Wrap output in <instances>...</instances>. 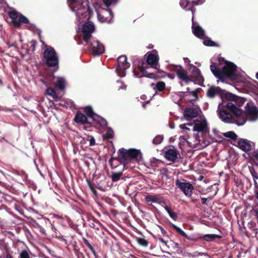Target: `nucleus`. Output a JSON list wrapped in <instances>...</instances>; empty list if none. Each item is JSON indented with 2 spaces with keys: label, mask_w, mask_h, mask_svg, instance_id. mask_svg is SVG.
<instances>
[{
  "label": "nucleus",
  "mask_w": 258,
  "mask_h": 258,
  "mask_svg": "<svg viewBox=\"0 0 258 258\" xmlns=\"http://www.w3.org/2000/svg\"><path fill=\"white\" fill-rule=\"evenodd\" d=\"M159 57L157 51L153 50L148 52L142 59L139 69L143 76L150 79H157L165 76V73L157 68Z\"/></svg>",
  "instance_id": "obj_1"
},
{
  "label": "nucleus",
  "mask_w": 258,
  "mask_h": 258,
  "mask_svg": "<svg viewBox=\"0 0 258 258\" xmlns=\"http://www.w3.org/2000/svg\"><path fill=\"white\" fill-rule=\"evenodd\" d=\"M237 67L233 63L226 61L225 65L222 70L217 68L216 64L212 62L210 66V69L214 75L218 79L224 81L226 79L231 80H236L238 76L236 74Z\"/></svg>",
  "instance_id": "obj_2"
},
{
  "label": "nucleus",
  "mask_w": 258,
  "mask_h": 258,
  "mask_svg": "<svg viewBox=\"0 0 258 258\" xmlns=\"http://www.w3.org/2000/svg\"><path fill=\"white\" fill-rule=\"evenodd\" d=\"M141 154V153L139 150L136 149H126L122 148L117 151V160L120 164L123 165L124 167H125L131 160L137 159Z\"/></svg>",
  "instance_id": "obj_3"
},
{
  "label": "nucleus",
  "mask_w": 258,
  "mask_h": 258,
  "mask_svg": "<svg viewBox=\"0 0 258 258\" xmlns=\"http://www.w3.org/2000/svg\"><path fill=\"white\" fill-rule=\"evenodd\" d=\"M43 58L46 66L49 68H58V57L54 48L50 46H47L43 52Z\"/></svg>",
  "instance_id": "obj_4"
},
{
  "label": "nucleus",
  "mask_w": 258,
  "mask_h": 258,
  "mask_svg": "<svg viewBox=\"0 0 258 258\" xmlns=\"http://www.w3.org/2000/svg\"><path fill=\"white\" fill-rule=\"evenodd\" d=\"M84 111L87 117L92 119L93 124L96 127H104L107 124V121L102 117L96 114L90 106H86L84 108Z\"/></svg>",
  "instance_id": "obj_5"
},
{
  "label": "nucleus",
  "mask_w": 258,
  "mask_h": 258,
  "mask_svg": "<svg viewBox=\"0 0 258 258\" xmlns=\"http://www.w3.org/2000/svg\"><path fill=\"white\" fill-rule=\"evenodd\" d=\"M189 69L192 70L189 77L190 81L201 85L204 82V79L200 69L192 64H189Z\"/></svg>",
  "instance_id": "obj_6"
},
{
  "label": "nucleus",
  "mask_w": 258,
  "mask_h": 258,
  "mask_svg": "<svg viewBox=\"0 0 258 258\" xmlns=\"http://www.w3.org/2000/svg\"><path fill=\"white\" fill-rule=\"evenodd\" d=\"M219 117L222 121L226 123L236 122L237 124H243L245 123V120L243 119V122L239 123L237 122V118H236L230 112L225 109L221 110L219 112Z\"/></svg>",
  "instance_id": "obj_7"
},
{
  "label": "nucleus",
  "mask_w": 258,
  "mask_h": 258,
  "mask_svg": "<svg viewBox=\"0 0 258 258\" xmlns=\"http://www.w3.org/2000/svg\"><path fill=\"white\" fill-rule=\"evenodd\" d=\"M94 26L90 22L86 23L83 25L82 33L83 34V40L88 43L90 40L92 33L94 31Z\"/></svg>",
  "instance_id": "obj_8"
},
{
  "label": "nucleus",
  "mask_w": 258,
  "mask_h": 258,
  "mask_svg": "<svg viewBox=\"0 0 258 258\" xmlns=\"http://www.w3.org/2000/svg\"><path fill=\"white\" fill-rule=\"evenodd\" d=\"M204 2L203 0H192L191 2H190L189 0H180L179 4L182 8L191 11L194 15L196 11V9L194 7L199 4H203Z\"/></svg>",
  "instance_id": "obj_9"
},
{
  "label": "nucleus",
  "mask_w": 258,
  "mask_h": 258,
  "mask_svg": "<svg viewBox=\"0 0 258 258\" xmlns=\"http://www.w3.org/2000/svg\"><path fill=\"white\" fill-rule=\"evenodd\" d=\"M175 185L187 197H190L194 189L193 185L189 182H181L177 180Z\"/></svg>",
  "instance_id": "obj_10"
},
{
  "label": "nucleus",
  "mask_w": 258,
  "mask_h": 258,
  "mask_svg": "<svg viewBox=\"0 0 258 258\" xmlns=\"http://www.w3.org/2000/svg\"><path fill=\"white\" fill-rule=\"evenodd\" d=\"M245 113L250 120H255L258 118V110L256 106L247 104L245 106Z\"/></svg>",
  "instance_id": "obj_11"
},
{
  "label": "nucleus",
  "mask_w": 258,
  "mask_h": 258,
  "mask_svg": "<svg viewBox=\"0 0 258 258\" xmlns=\"http://www.w3.org/2000/svg\"><path fill=\"white\" fill-rule=\"evenodd\" d=\"M91 47L93 53L95 55H101L105 51L104 45L98 40L93 41L91 43Z\"/></svg>",
  "instance_id": "obj_12"
},
{
  "label": "nucleus",
  "mask_w": 258,
  "mask_h": 258,
  "mask_svg": "<svg viewBox=\"0 0 258 258\" xmlns=\"http://www.w3.org/2000/svg\"><path fill=\"white\" fill-rule=\"evenodd\" d=\"M227 110L230 112L237 119L241 118L242 111L237 108L233 103L228 102L226 105Z\"/></svg>",
  "instance_id": "obj_13"
},
{
  "label": "nucleus",
  "mask_w": 258,
  "mask_h": 258,
  "mask_svg": "<svg viewBox=\"0 0 258 258\" xmlns=\"http://www.w3.org/2000/svg\"><path fill=\"white\" fill-rule=\"evenodd\" d=\"M117 66L116 70L120 71H125L130 66V64L127 61V57L125 55H121L117 58Z\"/></svg>",
  "instance_id": "obj_14"
},
{
  "label": "nucleus",
  "mask_w": 258,
  "mask_h": 258,
  "mask_svg": "<svg viewBox=\"0 0 258 258\" xmlns=\"http://www.w3.org/2000/svg\"><path fill=\"white\" fill-rule=\"evenodd\" d=\"M194 131L206 133L208 132L207 123L206 121L197 120L194 126Z\"/></svg>",
  "instance_id": "obj_15"
},
{
  "label": "nucleus",
  "mask_w": 258,
  "mask_h": 258,
  "mask_svg": "<svg viewBox=\"0 0 258 258\" xmlns=\"http://www.w3.org/2000/svg\"><path fill=\"white\" fill-rule=\"evenodd\" d=\"M175 73L177 75V76L180 80L184 81L186 83L190 82L189 76L187 75L186 71L184 70L181 67H180V69H176L175 70Z\"/></svg>",
  "instance_id": "obj_16"
},
{
  "label": "nucleus",
  "mask_w": 258,
  "mask_h": 258,
  "mask_svg": "<svg viewBox=\"0 0 258 258\" xmlns=\"http://www.w3.org/2000/svg\"><path fill=\"white\" fill-rule=\"evenodd\" d=\"M112 17L113 13L110 10L98 14V18L101 22L110 23Z\"/></svg>",
  "instance_id": "obj_17"
},
{
  "label": "nucleus",
  "mask_w": 258,
  "mask_h": 258,
  "mask_svg": "<svg viewBox=\"0 0 258 258\" xmlns=\"http://www.w3.org/2000/svg\"><path fill=\"white\" fill-rule=\"evenodd\" d=\"M198 115V111L194 107L186 108L184 111V116L187 120L195 118Z\"/></svg>",
  "instance_id": "obj_18"
},
{
  "label": "nucleus",
  "mask_w": 258,
  "mask_h": 258,
  "mask_svg": "<svg viewBox=\"0 0 258 258\" xmlns=\"http://www.w3.org/2000/svg\"><path fill=\"white\" fill-rule=\"evenodd\" d=\"M74 121L81 124L89 123L90 121L88 120L87 116L80 111H78L74 118Z\"/></svg>",
  "instance_id": "obj_19"
},
{
  "label": "nucleus",
  "mask_w": 258,
  "mask_h": 258,
  "mask_svg": "<svg viewBox=\"0 0 258 258\" xmlns=\"http://www.w3.org/2000/svg\"><path fill=\"white\" fill-rule=\"evenodd\" d=\"M75 235H68V236H61L59 237V239L62 241L64 242L66 244H72L73 248L74 247H78L77 243L74 240Z\"/></svg>",
  "instance_id": "obj_20"
},
{
  "label": "nucleus",
  "mask_w": 258,
  "mask_h": 258,
  "mask_svg": "<svg viewBox=\"0 0 258 258\" xmlns=\"http://www.w3.org/2000/svg\"><path fill=\"white\" fill-rule=\"evenodd\" d=\"M194 16L192 20H193ZM192 29L194 34L200 38H203L205 36V31L203 29L199 26H196L195 23L192 21Z\"/></svg>",
  "instance_id": "obj_21"
},
{
  "label": "nucleus",
  "mask_w": 258,
  "mask_h": 258,
  "mask_svg": "<svg viewBox=\"0 0 258 258\" xmlns=\"http://www.w3.org/2000/svg\"><path fill=\"white\" fill-rule=\"evenodd\" d=\"M238 145L240 149L245 152L249 151L251 148L249 142L246 139H240L238 142Z\"/></svg>",
  "instance_id": "obj_22"
},
{
  "label": "nucleus",
  "mask_w": 258,
  "mask_h": 258,
  "mask_svg": "<svg viewBox=\"0 0 258 258\" xmlns=\"http://www.w3.org/2000/svg\"><path fill=\"white\" fill-rule=\"evenodd\" d=\"M221 89L218 87L212 86L207 91V95L209 98H212L216 95H220Z\"/></svg>",
  "instance_id": "obj_23"
},
{
  "label": "nucleus",
  "mask_w": 258,
  "mask_h": 258,
  "mask_svg": "<svg viewBox=\"0 0 258 258\" xmlns=\"http://www.w3.org/2000/svg\"><path fill=\"white\" fill-rule=\"evenodd\" d=\"M178 152L176 150L169 149L165 152V158L170 161H175L177 157Z\"/></svg>",
  "instance_id": "obj_24"
},
{
  "label": "nucleus",
  "mask_w": 258,
  "mask_h": 258,
  "mask_svg": "<svg viewBox=\"0 0 258 258\" xmlns=\"http://www.w3.org/2000/svg\"><path fill=\"white\" fill-rule=\"evenodd\" d=\"M22 23L29 24V21L27 18L20 13L17 21L14 22V26L16 28H19L21 27Z\"/></svg>",
  "instance_id": "obj_25"
},
{
  "label": "nucleus",
  "mask_w": 258,
  "mask_h": 258,
  "mask_svg": "<svg viewBox=\"0 0 258 258\" xmlns=\"http://www.w3.org/2000/svg\"><path fill=\"white\" fill-rule=\"evenodd\" d=\"M55 87L58 90H63L66 86V81L64 78L58 77L54 84Z\"/></svg>",
  "instance_id": "obj_26"
},
{
  "label": "nucleus",
  "mask_w": 258,
  "mask_h": 258,
  "mask_svg": "<svg viewBox=\"0 0 258 258\" xmlns=\"http://www.w3.org/2000/svg\"><path fill=\"white\" fill-rule=\"evenodd\" d=\"M151 86L159 92L163 91L165 89V83L162 81L158 82L157 84L153 83Z\"/></svg>",
  "instance_id": "obj_27"
},
{
  "label": "nucleus",
  "mask_w": 258,
  "mask_h": 258,
  "mask_svg": "<svg viewBox=\"0 0 258 258\" xmlns=\"http://www.w3.org/2000/svg\"><path fill=\"white\" fill-rule=\"evenodd\" d=\"M221 237L217 234H206L203 237H200V239L210 242L214 240L216 238H220Z\"/></svg>",
  "instance_id": "obj_28"
},
{
  "label": "nucleus",
  "mask_w": 258,
  "mask_h": 258,
  "mask_svg": "<svg viewBox=\"0 0 258 258\" xmlns=\"http://www.w3.org/2000/svg\"><path fill=\"white\" fill-rule=\"evenodd\" d=\"M19 13L16 11H11L8 12V15L9 17L12 20V23L14 25L15 21H17V19L19 18L20 15Z\"/></svg>",
  "instance_id": "obj_29"
},
{
  "label": "nucleus",
  "mask_w": 258,
  "mask_h": 258,
  "mask_svg": "<svg viewBox=\"0 0 258 258\" xmlns=\"http://www.w3.org/2000/svg\"><path fill=\"white\" fill-rule=\"evenodd\" d=\"M165 209L167 211L171 218H172L174 221H177L178 219V216L177 213L172 211L171 209L167 206H166L165 207Z\"/></svg>",
  "instance_id": "obj_30"
},
{
  "label": "nucleus",
  "mask_w": 258,
  "mask_h": 258,
  "mask_svg": "<svg viewBox=\"0 0 258 258\" xmlns=\"http://www.w3.org/2000/svg\"><path fill=\"white\" fill-rule=\"evenodd\" d=\"M114 137V132L112 129L110 127H107L106 133L103 135V138L104 139H111Z\"/></svg>",
  "instance_id": "obj_31"
},
{
  "label": "nucleus",
  "mask_w": 258,
  "mask_h": 258,
  "mask_svg": "<svg viewBox=\"0 0 258 258\" xmlns=\"http://www.w3.org/2000/svg\"><path fill=\"white\" fill-rule=\"evenodd\" d=\"M224 137L228 138H230L234 141H235L237 139V135L232 131L227 132L226 133H223Z\"/></svg>",
  "instance_id": "obj_32"
},
{
  "label": "nucleus",
  "mask_w": 258,
  "mask_h": 258,
  "mask_svg": "<svg viewBox=\"0 0 258 258\" xmlns=\"http://www.w3.org/2000/svg\"><path fill=\"white\" fill-rule=\"evenodd\" d=\"M193 138L195 139V143L194 144H192L189 141H187V142L190 147L194 148L196 145L200 144V137L198 134H194Z\"/></svg>",
  "instance_id": "obj_33"
},
{
  "label": "nucleus",
  "mask_w": 258,
  "mask_h": 258,
  "mask_svg": "<svg viewBox=\"0 0 258 258\" xmlns=\"http://www.w3.org/2000/svg\"><path fill=\"white\" fill-rule=\"evenodd\" d=\"M170 226L179 234H180L181 236L184 237H185V238H188V236L187 235H186V234L180 228L178 227L177 226H176L175 224H173V223H171L170 224Z\"/></svg>",
  "instance_id": "obj_34"
},
{
  "label": "nucleus",
  "mask_w": 258,
  "mask_h": 258,
  "mask_svg": "<svg viewBox=\"0 0 258 258\" xmlns=\"http://www.w3.org/2000/svg\"><path fill=\"white\" fill-rule=\"evenodd\" d=\"M89 225L91 228L97 230H99L101 227L100 222L94 218H93L92 222H90Z\"/></svg>",
  "instance_id": "obj_35"
},
{
  "label": "nucleus",
  "mask_w": 258,
  "mask_h": 258,
  "mask_svg": "<svg viewBox=\"0 0 258 258\" xmlns=\"http://www.w3.org/2000/svg\"><path fill=\"white\" fill-rule=\"evenodd\" d=\"M83 240L85 244L88 247V248L90 249V250L91 251V252L93 254V255L96 256V252L95 251V249L92 246L91 244L89 242V241L86 239L85 238H83Z\"/></svg>",
  "instance_id": "obj_36"
},
{
  "label": "nucleus",
  "mask_w": 258,
  "mask_h": 258,
  "mask_svg": "<svg viewBox=\"0 0 258 258\" xmlns=\"http://www.w3.org/2000/svg\"><path fill=\"white\" fill-rule=\"evenodd\" d=\"M122 176V173L121 172H113L111 178L113 182H116L119 180Z\"/></svg>",
  "instance_id": "obj_37"
},
{
  "label": "nucleus",
  "mask_w": 258,
  "mask_h": 258,
  "mask_svg": "<svg viewBox=\"0 0 258 258\" xmlns=\"http://www.w3.org/2000/svg\"><path fill=\"white\" fill-rule=\"evenodd\" d=\"M46 94L53 97L54 99L57 98V95L54 89L51 87H48L46 90Z\"/></svg>",
  "instance_id": "obj_38"
},
{
  "label": "nucleus",
  "mask_w": 258,
  "mask_h": 258,
  "mask_svg": "<svg viewBox=\"0 0 258 258\" xmlns=\"http://www.w3.org/2000/svg\"><path fill=\"white\" fill-rule=\"evenodd\" d=\"M145 201L147 202H155V203H158L159 202V199L158 198H157L155 196H152L149 195L145 197Z\"/></svg>",
  "instance_id": "obj_39"
},
{
  "label": "nucleus",
  "mask_w": 258,
  "mask_h": 258,
  "mask_svg": "<svg viewBox=\"0 0 258 258\" xmlns=\"http://www.w3.org/2000/svg\"><path fill=\"white\" fill-rule=\"evenodd\" d=\"M137 241L141 245L146 247L148 245V242L144 238H137Z\"/></svg>",
  "instance_id": "obj_40"
},
{
  "label": "nucleus",
  "mask_w": 258,
  "mask_h": 258,
  "mask_svg": "<svg viewBox=\"0 0 258 258\" xmlns=\"http://www.w3.org/2000/svg\"><path fill=\"white\" fill-rule=\"evenodd\" d=\"M163 140V137L161 136L158 135L153 140V143L155 145L160 144Z\"/></svg>",
  "instance_id": "obj_41"
},
{
  "label": "nucleus",
  "mask_w": 258,
  "mask_h": 258,
  "mask_svg": "<svg viewBox=\"0 0 258 258\" xmlns=\"http://www.w3.org/2000/svg\"><path fill=\"white\" fill-rule=\"evenodd\" d=\"M203 43L205 45L208 46H215V43L212 40L210 39L209 38L205 39Z\"/></svg>",
  "instance_id": "obj_42"
},
{
  "label": "nucleus",
  "mask_w": 258,
  "mask_h": 258,
  "mask_svg": "<svg viewBox=\"0 0 258 258\" xmlns=\"http://www.w3.org/2000/svg\"><path fill=\"white\" fill-rule=\"evenodd\" d=\"M226 97L228 100L230 101H236L238 98V97L236 95L231 93H227Z\"/></svg>",
  "instance_id": "obj_43"
},
{
  "label": "nucleus",
  "mask_w": 258,
  "mask_h": 258,
  "mask_svg": "<svg viewBox=\"0 0 258 258\" xmlns=\"http://www.w3.org/2000/svg\"><path fill=\"white\" fill-rule=\"evenodd\" d=\"M83 128L87 131H91V127L92 126H95L94 124L93 123V121H90L89 123H86V124H83Z\"/></svg>",
  "instance_id": "obj_44"
},
{
  "label": "nucleus",
  "mask_w": 258,
  "mask_h": 258,
  "mask_svg": "<svg viewBox=\"0 0 258 258\" xmlns=\"http://www.w3.org/2000/svg\"><path fill=\"white\" fill-rule=\"evenodd\" d=\"M19 258H30V257L28 251L24 250L20 253Z\"/></svg>",
  "instance_id": "obj_45"
},
{
  "label": "nucleus",
  "mask_w": 258,
  "mask_h": 258,
  "mask_svg": "<svg viewBox=\"0 0 258 258\" xmlns=\"http://www.w3.org/2000/svg\"><path fill=\"white\" fill-rule=\"evenodd\" d=\"M117 1V0H103V3L106 7H108L111 4H116Z\"/></svg>",
  "instance_id": "obj_46"
},
{
  "label": "nucleus",
  "mask_w": 258,
  "mask_h": 258,
  "mask_svg": "<svg viewBox=\"0 0 258 258\" xmlns=\"http://www.w3.org/2000/svg\"><path fill=\"white\" fill-rule=\"evenodd\" d=\"M154 238L158 239L163 244L167 245V242L165 240L160 234L154 236Z\"/></svg>",
  "instance_id": "obj_47"
},
{
  "label": "nucleus",
  "mask_w": 258,
  "mask_h": 258,
  "mask_svg": "<svg viewBox=\"0 0 258 258\" xmlns=\"http://www.w3.org/2000/svg\"><path fill=\"white\" fill-rule=\"evenodd\" d=\"M87 140L89 141V146H93L95 145V140L93 137H88Z\"/></svg>",
  "instance_id": "obj_48"
},
{
  "label": "nucleus",
  "mask_w": 258,
  "mask_h": 258,
  "mask_svg": "<svg viewBox=\"0 0 258 258\" xmlns=\"http://www.w3.org/2000/svg\"><path fill=\"white\" fill-rule=\"evenodd\" d=\"M250 173L253 177V179H258V173L253 169H250Z\"/></svg>",
  "instance_id": "obj_49"
},
{
  "label": "nucleus",
  "mask_w": 258,
  "mask_h": 258,
  "mask_svg": "<svg viewBox=\"0 0 258 258\" xmlns=\"http://www.w3.org/2000/svg\"><path fill=\"white\" fill-rule=\"evenodd\" d=\"M30 43L31 44V47L32 48V52H34L35 50L37 42L34 40H32L30 42Z\"/></svg>",
  "instance_id": "obj_50"
},
{
  "label": "nucleus",
  "mask_w": 258,
  "mask_h": 258,
  "mask_svg": "<svg viewBox=\"0 0 258 258\" xmlns=\"http://www.w3.org/2000/svg\"><path fill=\"white\" fill-rule=\"evenodd\" d=\"M158 227L160 229L161 233L164 236L168 237V234H167V232H166V231L165 230H164V229L161 226L158 225Z\"/></svg>",
  "instance_id": "obj_51"
},
{
  "label": "nucleus",
  "mask_w": 258,
  "mask_h": 258,
  "mask_svg": "<svg viewBox=\"0 0 258 258\" xmlns=\"http://www.w3.org/2000/svg\"><path fill=\"white\" fill-rule=\"evenodd\" d=\"M172 246L176 251H178L180 249L179 244L176 242H172Z\"/></svg>",
  "instance_id": "obj_52"
},
{
  "label": "nucleus",
  "mask_w": 258,
  "mask_h": 258,
  "mask_svg": "<svg viewBox=\"0 0 258 258\" xmlns=\"http://www.w3.org/2000/svg\"><path fill=\"white\" fill-rule=\"evenodd\" d=\"M78 258H84V255L83 253L80 250L75 254Z\"/></svg>",
  "instance_id": "obj_53"
},
{
  "label": "nucleus",
  "mask_w": 258,
  "mask_h": 258,
  "mask_svg": "<svg viewBox=\"0 0 258 258\" xmlns=\"http://www.w3.org/2000/svg\"><path fill=\"white\" fill-rule=\"evenodd\" d=\"M199 91L198 89H197L195 91H192L190 92V94H191L193 96H194L196 98L198 97V94Z\"/></svg>",
  "instance_id": "obj_54"
},
{
  "label": "nucleus",
  "mask_w": 258,
  "mask_h": 258,
  "mask_svg": "<svg viewBox=\"0 0 258 258\" xmlns=\"http://www.w3.org/2000/svg\"><path fill=\"white\" fill-rule=\"evenodd\" d=\"M153 160L154 161H152V166H158V164L159 163H160L159 161L158 160H156V159H153Z\"/></svg>",
  "instance_id": "obj_55"
},
{
  "label": "nucleus",
  "mask_w": 258,
  "mask_h": 258,
  "mask_svg": "<svg viewBox=\"0 0 258 258\" xmlns=\"http://www.w3.org/2000/svg\"><path fill=\"white\" fill-rule=\"evenodd\" d=\"M208 198H202L201 201L203 205H207Z\"/></svg>",
  "instance_id": "obj_56"
},
{
  "label": "nucleus",
  "mask_w": 258,
  "mask_h": 258,
  "mask_svg": "<svg viewBox=\"0 0 258 258\" xmlns=\"http://www.w3.org/2000/svg\"><path fill=\"white\" fill-rule=\"evenodd\" d=\"M179 127L181 129L186 130H189V128H188L186 126V125L185 124H180L179 125Z\"/></svg>",
  "instance_id": "obj_57"
},
{
  "label": "nucleus",
  "mask_w": 258,
  "mask_h": 258,
  "mask_svg": "<svg viewBox=\"0 0 258 258\" xmlns=\"http://www.w3.org/2000/svg\"><path fill=\"white\" fill-rule=\"evenodd\" d=\"M89 185L90 186V188L91 189L92 192L94 194L96 195L97 194V191L96 190H95L93 187L92 186L91 184L90 183H89Z\"/></svg>",
  "instance_id": "obj_58"
},
{
  "label": "nucleus",
  "mask_w": 258,
  "mask_h": 258,
  "mask_svg": "<svg viewBox=\"0 0 258 258\" xmlns=\"http://www.w3.org/2000/svg\"><path fill=\"white\" fill-rule=\"evenodd\" d=\"M134 74H135V75L136 77H138L139 78H141V77H144V76H143V74H142V76H139V72L136 73V72H135V71H134Z\"/></svg>",
  "instance_id": "obj_59"
},
{
  "label": "nucleus",
  "mask_w": 258,
  "mask_h": 258,
  "mask_svg": "<svg viewBox=\"0 0 258 258\" xmlns=\"http://www.w3.org/2000/svg\"><path fill=\"white\" fill-rule=\"evenodd\" d=\"M73 250H74V253H75H75H76L77 252H78V251L80 250V249H79V248H78V247H74V248H73Z\"/></svg>",
  "instance_id": "obj_60"
},
{
  "label": "nucleus",
  "mask_w": 258,
  "mask_h": 258,
  "mask_svg": "<svg viewBox=\"0 0 258 258\" xmlns=\"http://www.w3.org/2000/svg\"><path fill=\"white\" fill-rule=\"evenodd\" d=\"M70 2H72L74 4H76L77 3H79V0H68Z\"/></svg>",
  "instance_id": "obj_61"
},
{
  "label": "nucleus",
  "mask_w": 258,
  "mask_h": 258,
  "mask_svg": "<svg viewBox=\"0 0 258 258\" xmlns=\"http://www.w3.org/2000/svg\"><path fill=\"white\" fill-rule=\"evenodd\" d=\"M255 216L256 218L257 219L258 221V209L255 210Z\"/></svg>",
  "instance_id": "obj_62"
},
{
  "label": "nucleus",
  "mask_w": 258,
  "mask_h": 258,
  "mask_svg": "<svg viewBox=\"0 0 258 258\" xmlns=\"http://www.w3.org/2000/svg\"><path fill=\"white\" fill-rule=\"evenodd\" d=\"M184 60L185 63H188L190 61V60L187 57L184 58Z\"/></svg>",
  "instance_id": "obj_63"
},
{
  "label": "nucleus",
  "mask_w": 258,
  "mask_h": 258,
  "mask_svg": "<svg viewBox=\"0 0 258 258\" xmlns=\"http://www.w3.org/2000/svg\"><path fill=\"white\" fill-rule=\"evenodd\" d=\"M255 197L256 198V199L258 200V190L255 191Z\"/></svg>",
  "instance_id": "obj_64"
}]
</instances>
